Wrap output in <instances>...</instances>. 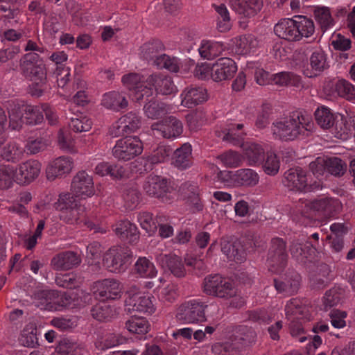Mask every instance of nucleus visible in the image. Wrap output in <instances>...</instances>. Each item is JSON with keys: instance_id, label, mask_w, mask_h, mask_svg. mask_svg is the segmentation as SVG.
I'll use <instances>...</instances> for the list:
<instances>
[{"instance_id": "603ef678", "label": "nucleus", "mask_w": 355, "mask_h": 355, "mask_svg": "<svg viewBox=\"0 0 355 355\" xmlns=\"http://www.w3.org/2000/svg\"><path fill=\"white\" fill-rule=\"evenodd\" d=\"M134 267L136 274L141 277L153 278L157 275L154 264L146 257H139Z\"/></svg>"}, {"instance_id": "e433bc0d", "label": "nucleus", "mask_w": 355, "mask_h": 355, "mask_svg": "<svg viewBox=\"0 0 355 355\" xmlns=\"http://www.w3.org/2000/svg\"><path fill=\"white\" fill-rule=\"evenodd\" d=\"M192 148L189 143L182 144L173 153V164L180 169H186L192 164Z\"/></svg>"}, {"instance_id": "09e8293b", "label": "nucleus", "mask_w": 355, "mask_h": 355, "mask_svg": "<svg viewBox=\"0 0 355 355\" xmlns=\"http://www.w3.org/2000/svg\"><path fill=\"white\" fill-rule=\"evenodd\" d=\"M91 314L98 321H108L115 315L116 310L107 302H101L92 308Z\"/></svg>"}, {"instance_id": "c756f323", "label": "nucleus", "mask_w": 355, "mask_h": 355, "mask_svg": "<svg viewBox=\"0 0 355 355\" xmlns=\"http://www.w3.org/2000/svg\"><path fill=\"white\" fill-rule=\"evenodd\" d=\"M327 66V55L321 49H315L310 55L309 65L303 69V73L306 77L313 78L322 72Z\"/></svg>"}, {"instance_id": "f257e3e1", "label": "nucleus", "mask_w": 355, "mask_h": 355, "mask_svg": "<svg viewBox=\"0 0 355 355\" xmlns=\"http://www.w3.org/2000/svg\"><path fill=\"white\" fill-rule=\"evenodd\" d=\"M28 52L20 60L19 68L21 74L33 82L30 87L32 96L40 97L46 89V71L42 54L48 53L47 49L42 44L28 40L24 46Z\"/></svg>"}, {"instance_id": "39448f33", "label": "nucleus", "mask_w": 355, "mask_h": 355, "mask_svg": "<svg viewBox=\"0 0 355 355\" xmlns=\"http://www.w3.org/2000/svg\"><path fill=\"white\" fill-rule=\"evenodd\" d=\"M218 311V305L215 302L204 301L200 298L192 299L180 306L178 318L185 323H200L207 320V315H216Z\"/></svg>"}, {"instance_id": "7c9ffc66", "label": "nucleus", "mask_w": 355, "mask_h": 355, "mask_svg": "<svg viewBox=\"0 0 355 355\" xmlns=\"http://www.w3.org/2000/svg\"><path fill=\"white\" fill-rule=\"evenodd\" d=\"M101 105L107 110L120 112L128 107V101L123 92L110 91L103 95Z\"/></svg>"}, {"instance_id": "e2e57ef3", "label": "nucleus", "mask_w": 355, "mask_h": 355, "mask_svg": "<svg viewBox=\"0 0 355 355\" xmlns=\"http://www.w3.org/2000/svg\"><path fill=\"white\" fill-rule=\"evenodd\" d=\"M55 280L58 286L69 289L78 287L82 282L80 277L73 272L58 275Z\"/></svg>"}, {"instance_id": "ea45409f", "label": "nucleus", "mask_w": 355, "mask_h": 355, "mask_svg": "<svg viewBox=\"0 0 355 355\" xmlns=\"http://www.w3.org/2000/svg\"><path fill=\"white\" fill-rule=\"evenodd\" d=\"M314 17L323 31L332 28L336 24L330 8L323 6L313 7Z\"/></svg>"}, {"instance_id": "f704fd0d", "label": "nucleus", "mask_w": 355, "mask_h": 355, "mask_svg": "<svg viewBox=\"0 0 355 355\" xmlns=\"http://www.w3.org/2000/svg\"><path fill=\"white\" fill-rule=\"evenodd\" d=\"M294 17L293 18H284L278 21L274 26V32L279 38L296 42V32Z\"/></svg>"}, {"instance_id": "aec40b11", "label": "nucleus", "mask_w": 355, "mask_h": 355, "mask_svg": "<svg viewBox=\"0 0 355 355\" xmlns=\"http://www.w3.org/2000/svg\"><path fill=\"white\" fill-rule=\"evenodd\" d=\"M71 188L77 197L86 198L94 193L93 178L85 171H79L73 179Z\"/></svg>"}, {"instance_id": "6ab92c4d", "label": "nucleus", "mask_w": 355, "mask_h": 355, "mask_svg": "<svg viewBox=\"0 0 355 355\" xmlns=\"http://www.w3.org/2000/svg\"><path fill=\"white\" fill-rule=\"evenodd\" d=\"M245 238L241 237L233 243H223L221 250L228 259H234L238 262H243L245 260L247 252L253 248L252 241L249 240L245 243Z\"/></svg>"}, {"instance_id": "3c124183", "label": "nucleus", "mask_w": 355, "mask_h": 355, "mask_svg": "<svg viewBox=\"0 0 355 355\" xmlns=\"http://www.w3.org/2000/svg\"><path fill=\"white\" fill-rule=\"evenodd\" d=\"M120 343L118 336L113 333H98L94 341L95 347L100 351H105Z\"/></svg>"}, {"instance_id": "de8ad7c7", "label": "nucleus", "mask_w": 355, "mask_h": 355, "mask_svg": "<svg viewBox=\"0 0 355 355\" xmlns=\"http://www.w3.org/2000/svg\"><path fill=\"white\" fill-rule=\"evenodd\" d=\"M82 348L77 342L69 338L61 339L56 347L53 355H81Z\"/></svg>"}, {"instance_id": "b1692460", "label": "nucleus", "mask_w": 355, "mask_h": 355, "mask_svg": "<svg viewBox=\"0 0 355 355\" xmlns=\"http://www.w3.org/2000/svg\"><path fill=\"white\" fill-rule=\"evenodd\" d=\"M143 188L148 196L158 198L164 197L170 190L167 180L159 175L148 176Z\"/></svg>"}, {"instance_id": "dca6fc26", "label": "nucleus", "mask_w": 355, "mask_h": 355, "mask_svg": "<svg viewBox=\"0 0 355 355\" xmlns=\"http://www.w3.org/2000/svg\"><path fill=\"white\" fill-rule=\"evenodd\" d=\"M155 135L166 139H175L183 132V124L180 120L173 116L165 118L151 125Z\"/></svg>"}, {"instance_id": "6e6552de", "label": "nucleus", "mask_w": 355, "mask_h": 355, "mask_svg": "<svg viewBox=\"0 0 355 355\" xmlns=\"http://www.w3.org/2000/svg\"><path fill=\"white\" fill-rule=\"evenodd\" d=\"M319 240V234L313 233L305 240L304 237L295 240L292 242L290 251L292 257L297 261L306 264L315 261L316 254V243Z\"/></svg>"}, {"instance_id": "8fccbe9b", "label": "nucleus", "mask_w": 355, "mask_h": 355, "mask_svg": "<svg viewBox=\"0 0 355 355\" xmlns=\"http://www.w3.org/2000/svg\"><path fill=\"white\" fill-rule=\"evenodd\" d=\"M164 50L162 42L159 40H153L145 43L141 48V57L148 61L154 63L156 57L159 56V52Z\"/></svg>"}, {"instance_id": "c9c22d12", "label": "nucleus", "mask_w": 355, "mask_h": 355, "mask_svg": "<svg viewBox=\"0 0 355 355\" xmlns=\"http://www.w3.org/2000/svg\"><path fill=\"white\" fill-rule=\"evenodd\" d=\"M94 172L101 177L109 175L113 179H120L125 175V169L119 164L101 162L95 165Z\"/></svg>"}, {"instance_id": "cd10ccee", "label": "nucleus", "mask_w": 355, "mask_h": 355, "mask_svg": "<svg viewBox=\"0 0 355 355\" xmlns=\"http://www.w3.org/2000/svg\"><path fill=\"white\" fill-rule=\"evenodd\" d=\"M73 168V160L68 156H61L52 161L47 167L46 177L50 180L69 173Z\"/></svg>"}, {"instance_id": "864d4df0", "label": "nucleus", "mask_w": 355, "mask_h": 355, "mask_svg": "<svg viewBox=\"0 0 355 355\" xmlns=\"http://www.w3.org/2000/svg\"><path fill=\"white\" fill-rule=\"evenodd\" d=\"M315 118L318 124L323 129L331 128L335 123L334 114L330 109L324 106L317 109Z\"/></svg>"}, {"instance_id": "2eb2a0df", "label": "nucleus", "mask_w": 355, "mask_h": 355, "mask_svg": "<svg viewBox=\"0 0 355 355\" xmlns=\"http://www.w3.org/2000/svg\"><path fill=\"white\" fill-rule=\"evenodd\" d=\"M141 125V117L136 112H129L112 124L110 132L113 137L129 135L137 131Z\"/></svg>"}, {"instance_id": "4468645a", "label": "nucleus", "mask_w": 355, "mask_h": 355, "mask_svg": "<svg viewBox=\"0 0 355 355\" xmlns=\"http://www.w3.org/2000/svg\"><path fill=\"white\" fill-rule=\"evenodd\" d=\"M284 184L290 190L307 192L318 188L320 182H308L306 172L300 167L292 168L284 173Z\"/></svg>"}, {"instance_id": "4d7b16f0", "label": "nucleus", "mask_w": 355, "mask_h": 355, "mask_svg": "<svg viewBox=\"0 0 355 355\" xmlns=\"http://www.w3.org/2000/svg\"><path fill=\"white\" fill-rule=\"evenodd\" d=\"M17 168L11 165H4L0 167V189L10 188L13 182L16 181Z\"/></svg>"}, {"instance_id": "338daca9", "label": "nucleus", "mask_w": 355, "mask_h": 355, "mask_svg": "<svg viewBox=\"0 0 355 355\" xmlns=\"http://www.w3.org/2000/svg\"><path fill=\"white\" fill-rule=\"evenodd\" d=\"M211 351L214 355H237L239 347L232 341L216 343L212 345Z\"/></svg>"}, {"instance_id": "13d9d810", "label": "nucleus", "mask_w": 355, "mask_h": 355, "mask_svg": "<svg viewBox=\"0 0 355 355\" xmlns=\"http://www.w3.org/2000/svg\"><path fill=\"white\" fill-rule=\"evenodd\" d=\"M157 68L166 69L171 72H177L179 70L180 62L175 57H170L166 54H160L156 57L153 63Z\"/></svg>"}, {"instance_id": "37998d69", "label": "nucleus", "mask_w": 355, "mask_h": 355, "mask_svg": "<svg viewBox=\"0 0 355 355\" xmlns=\"http://www.w3.org/2000/svg\"><path fill=\"white\" fill-rule=\"evenodd\" d=\"M170 106L164 102L155 100H149L144 107L146 116L152 119H158L170 112Z\"/></svg>"}, {"instance_id": "393cba45", "label": "nucleus", "mask_w": 355, "mask_h": 355, "mask_svg": "<svg viewBox=\"0 0 355 355\" xmlns=\"http://www.w3.org/2000/svg\"><path fill=\"white\" fill-rule=\"evenodd\" d=\"M232 9L241 17L251 18L262 8L260 0H230Z\"/></svg>"}, {"instance_id": "bb28decb", "label": "nucleus", "mask_w": 355, "mask_h": 355, "mask_svg": "<svg viewBox=\"0 0 355 355\" xmlns=\"http://www.w3.org/2000/svg\"><path fill=\"white\" fill-rule=\"evenodd\" d=\"M300 275L294 270L288 271L283 281L274 279V285L279 293L291 295L297 293L300 284Z\"/></svg>"}, {"instance_id": "5fc2aeb1", "label": "nucleus", "mask_w": 355, "mask_h": 355, "mask_svg": "<svg viewBox=\"0 0 355 355\" xmlns=\"http://www.w3.org/2000/svg\"><path fill=\"white\" fill-rule=\"evenodd\" d=\"M173 150L169 146L159 144L152 151L148 157L147 161L151 164L163 163L168 160Z\"/></svg>"}, {"instance_id": "49530a36", "label": "nucleus", "mask_w": 355, "mask_h": 355, "mask_svg": "<svg viewBox=\"0 0 355 355\" xmlns=\"http://www.w3.org/2000/svg\"><path fill=\"white\" fill-rule=\"evenodd\" d=\"M258 45V41L253 35H243L236 38L235 51L240 55H247L254 53Z\"/></svg>"}, {"instance_id": "79ce46f5", "label": "nucleus", "mask_w": 355, "mask_h": 355, "mask_svg": "<svg viewBox=\"0 0 355 355\" xmlns=\"http://www.w3.org/2000/svg\"><path fill=\"white\" fill-rule=\"evenodd\" d=\"M255 331L246 326L241 325L236 327L235 334L232 340L236 346L239 347V350L243 347L250 345L255 342Z\"/></svg>"}, {"instance_id": "20e7f679", "label": "nucleus", "mask_w": 355, "mask_h": 355, "mask_svg": "<svg viewBox=\"0 0 355 355\" xmlns=\"http://www.w3.org/2000/svg\"><path fill=\"white\" fill-rule=\"evenodd\" d=\"M54 207L60 211V218L68 224H78L84 220L85 225L89 230L96 232H105V230L99 227L89 220L85 219L84 213L85 207L70 193H63L59 195V198L54 203Z\"/></svg>"}, {"instance_id": "7ed1b4c3", "label": "nucleus", "mask_w": 355, "mask_h": 355, "mask_svg": "<svg viewBox=\"0 0 355 355\" xmlns=\"http://www.w3.org/2000/svg\"><path fill=\"white\" fill-rule=\"evenodd\" d=\"M246 135L243 123L230 122L223 130L222 139L234 146H242L244 157L250 166H258L263 163L265 151L261 144L250 142L243 144Z\"/></svg>"}, {"instance_id": "f8f14e48", "label": "nucleus", "mask_w": 355, "mask_h": 355, "mask_svg": "<svg viewBox=\"0 0 355 355\" xmlns=\"http://www.w3.org/2000/svg\"><path fill=\"white\" fill-rule=\"evenodd\" d=\"M143 149V144L137 136H126L116 141L112 155L119 160L128 161L141 155Z\"/></svg>"}, {"instance_id": "052dcab7", "label": "nucleus", "mask_w": 355, "mask_h": 355, "mask_svg": "<svg viewBox=\"0 0 355 355\" xmlns=\"http://www.w3.org/2000/svg\"><path fill=\"white\" fill-rule=\"evenodd\" d=\"M214 6L216 12L218 15L217 27L219 31L225 32L230 30L231 28V21L230 12L226 6L221 3L220 5H214Z\"/></svg>"}, {"instance_id": "412c9836", "label": "nucleus", "mask_w": 355, "mask_h": 355, "mask_svg": "<svg viewBox=\"0 0 355 355\" xmlns=\"http://www.w3.org/2000/svg\"><path fill=\"white\" fill-rule=\"evenodd\" d=\"M237 71L236 62L229 58H220L212 64V80L220 82L232 78Z\"/></svg>"}, {"instance_id": "c03bdc74", "label": "nucleus", "mask_w": 355, "mask_h": 355, "mask_svg": "<svg viewBox=\"0 0 355 355\" xmlns=\"http://www.w3.org/2000/svg\"><path fill=\"white\" fill-rule=\"evenodd\" d=\"M300 84L301 77L293 72L281 71L272 74V85L299 87Z\"/></svg>"}, {"instance_id": "a878e982", "label": "nucleus", "mask_w": 355, "mask_h": 355, "mask_svg": "<svg viewBox=\"0 0 355 355\" xmlns=\"http://www.w3.org/2000/svg\"><path fill=\"white\" fill-rule=\"evenodd\" d=\"M4 105L9 114L10 127L12 130L20 128L26 104L22 100L12 98L6 101Z\"/></svg>"}, {"instance_id": "58836bf2", "label": "nucleus", "mask_w": 355, "mask_h": 355, "mask_svg": "<svg viewBox=\"0 0 355 355\" xmlns=\"http://www.w3.org/2000/svg\"><path fill=\"white\" fill-rule=\"evenodd\" d=\"M259 180V176L253 169L241 168L235 171L234 187H254Z\"/></svg>"}, {"instance_id": "ddd939ff", "label": "nucleus", "mask_w": 355, "mask_h": 355, "mask_svg": "<svg viewBox=\"0 0 355 355\" xmlns=\"http://www.w3.org/2000/svg\"><path fill=\"white\" fill-rule=\"evenodd\" d=\"M203 286L204 291L207 295L221 298L232 297L236 293L233 284L219 274L207 276L204 279Z\"/></svg>"}, {"instance_id": "2f4dec72", "label": "nucleus", "mask_w": 355, "mask_h": 355, "mask_svg": "<svg viewBox=\"0 0 355 355\" xmlns=\"http://www.w3.org/2000/svg\"><path fill=\"white\" fill-rule=\"evenodd\" d=\"M181 97L182 105L192 108L206 101L207 94L206 89L202 87H190L182 92Z\"/></svg>"}, {"instance_id": "a211bd4d", "label": "nucleus", "mask_w": 355, "mask_h": 355, "mask_svg": "<svg viewBox=\"0 0 355 355\" xmlns=\"http://www.w3.org/2000/svg\"><path fill=\"white\" fill-rule=\"evenodd\" d=\"M95 293L102 299L116 300L121 296L122 286L115 279H104L94 283Z\"/></svg>"}, {"instance_id": "0e129e2a", "label": "nucleus", "mask_w": 355, "mask_h": 355, "mask_svg": "<svg viewBox=\"0 0 355 355\" xmlns=\"http://www.w3.org/2000/svg\"><path fill=\"white\" fill-rule=\"evenodd\" d=\"M92 125L91 119L82 114H76V117H71L69 123V128L76 132L89 131Z\"/></svg>"}, {"instance_id": "6e6d98bb", "label": "nucleus", "mask_w": 355, "mask_h": 355, "mask_svg": "<svg viewBox=\"0 0 355 355\" xmlns=\"http://www.w3.org/2000/svg\"><path fill=\"white\" fill-rule=\"evenodd\" d=\"M345 295V290L340 286H334L327 291L323 297L324 305L326 308L332 307L341 302Z\"/></svg>"}, {"instance_id": "1a4fd4ad", "label": "nucleus", "mask_w": 355, "mask_h": 355, "mask_svg": "<svg viewBox=\"0 0 355 355\" xmlns=\"http://www.w3.org/2000/svg\"><path fill=\"white\" fill-rule=\"evenodd\" d=\"M129 297L125 300V311L152 314L155 311V298L150 295L139 291L137 286H132L128 291Z\"/></svg>"}, {"instance_id": "f3484780", "label": "nucleus", "mask_w": 355, "mask_h": 355, "mask_svg": "<svg viewBox=\"0 0 355 355\" xmlns=\"http://www.w3.org/2000/svg\"><path fill=\"white\" fill-rule=\"evenodd\" d=\"M311 211L318 212L325 217H334L337 215L341 204L336 198L322 197L315 199L305 205Z\"/></svg>"}, {"instance_id": "c85d7f7f", "label": "nucleus", "mask_w": 355, "mask_h": 355, "mask_svg": "<svg viewBox=\"0 0 355 355\" xmlns=\"http://www.w3.org/2000/svg\"><path fill=\"white\" fill-rule=\"evenodd\" d=\"M80 256L72 251H65L56 254L51 260V266L56 270H67L79 265Z\"/></svg>"}, {"instance_id": "4c0bfd02", "label": "nucleus", "mask_w": 355, "mask_h": 355, "mask_svg": "<svg viewBox=\"0 0 355 355\" xmlns=\"http://www.w3.org/2000/svg\"><path fill=\"white\" fill-rule=\"evenodd\" d=\"M296 32V42L300 41L303 37H309L315 32V25L313 21L304 15L294 16Z\"/></svg>"}, {"instance_id": "69168bd1", "label": "nucleus", "mask_w": 355, "mask_h": 355, "mask_svg": "<svg viewBox=\"0 0 355 355\" xmlns=\"http://www.w3.org/2000/svg\"><path fill=\"white\" fill-rule=\"evenodd\" d=\"M137 221L142 229L148 233H153L157 229L159 220L153 217V214L148 211L139 212L137 214Z\"/></svg>"}, {"instance_id": "f03ea898", "label": "nucleus", "mask_w": 355, "mask_h": 355, "mask_svg": "<svg viewBox=\"0 0 355 355\" xmlns=\"http://www.w3.org/2000/svg\"><path fill=\"white\" fill-rule=\"evenodd\" d=\"M123 85L129 89L132 100L139 102L144 97L153 96L154 90L159 94L171 95L178 92V88L170 76L158 73L149 76L146 79L137 73H129L122 78Z\"/></svg>"}, {"instance_id": "72a5a7b5", "label": "nucleus", "mask_w": 355, "mask_h": 355, "mask_svg": "<svg viewBox=\"0 0 355 355\" xmlns=\"http://www.w3.org/2000/svg\"><path fill=\"white\" fill-rule=\"evenodd\" d=\"M75 297L71 293L53 290L51 301L49 302V311H60L64 308H73L75 306Z\"/></svg>"}, {"instance_id": "4be33fe9", "label": "nucleus", "mask_w": 355, "mask_h": 355, "mask_svg": "<svg viewBox=\"0 0 355 355\" xmlns=\"http://www.w3.org/2000/svg\"><path fill=\"white\" fill-rule=\"evenodd\" d=\"M41 164L37 160L30 159L17 168L16 182L19 184H29L37 178L40 173Z\"/></svg>"}, {"instance_id": "9d476101", "label": "nucleus", "mask_w": 355, "mask_h": 355, "mask_svg": "<svg viewBox=\"0 0 355 355\" xmlns=\"http://www.w3.org/2000/svg\"><path fill=\"white\" fill-rule=\"evenodd\" d=\"M132 253L128 248L113 247L103 258V264L110 272L121 273L125 271L132 263Z\"/></svg>"}, {"instance_id": "423d86ee", "label": "nucleus", "mask_w": 355, "mask_h": 355, "mask_svg": "<svg viewBox=\"0 0 355 355\" xmlns=\"http://www.w3.org/2000/svg\"><path fill=\"white\" fill-rule=\"evenodd\" d=\"M312 125L308 118L296 113L274 122L272 132L282 140L291 141L300 135H305L311 130Z\"/></svg>"}, {"instance_id": "774afa93", "label": "nucleus", "mask_w": 355, "mask_h": 355, "mask_svg": "<svg viewBox=\"0 0 355 355\" xmlns=\"http://www.w3.org/2000/svg\"><path fill=\"white\" fill-rule=\"evenodd\" d=\"M218 159L226 166L236 168L241 165L243 157L238 153L228 150L218 156Z\"/></svg>"}, {"instance_id": "9b49d317", "label": "nucleus", "mask_w": 355, "mask_h": 355, "mask_svg": "<svg viewBox=\"0 0 355 355\" xmlns=\"http://www.w3.org/2000/svg\"><path fill=\"white\" fill-rule=\"evenodd\" d=\"M286 244L283 239L273 238L268 253L267 266L272 273L280 274L287 265Z\"/></svg>"}, {"instance_id": "a19ab883", "label": "nucleus", "mask_w": 355, "mask_h": 355, "mask_svg": "<svg viewBox=\"0 0 355 355\" xmlns=\"http://www.w3.org/2000/svg\"><path fill=\"white\" fill-rule=\"evenodd\" d=\"M225 49L224 44L214 40H202L198 49L199 54L207 60H212L219 56Z\"/></svg>"}, {"instance_id": "0eeeda50", "label": "nucleus", "mask_w": 355, "mask_h": 355, "mask_svg": "<svg viewBox=\"0 0 355 355\" xmlns=\"http://www.w3.org/2000/svg\"><path fill=\"white\" fill-rule=\"evenodd\" d=\"M285 312L286 318L291 321V335L300 343H304L307 337L301 320L309 318L310 313L308 308L302 304L299 299L293 298L286 303Z\"/></svg>"}, {"instance_id": "bf43d9fd", "label": "nucleus", "mask_w": 355, "mask_h": 355, "mask_svg": "<svg viewBox=\"0 0 355 355\" xmlns=\"http://www.w3.org/2000/svg\"><path fill=\"white\" fill-rule=\"evenodd\" d=\"M327 172L329 174L340 177L347 170V164L338 157H325Z\"/></svg>"}, {"instance_id": "5701e85b", "label": "nucleus", "mask_w": 355, "mask_h": 355, "mask_svg": "<svg viewBox=\"0 0 355 355\" xmlns=\"http://www.w3.org/2000/svg\"><path fill=\"white\" fill-rule=\"evenodd\" d=\"M156 259L163 269L169 270L175 277H182L186 274L182 259L175 254H159Z\"/></svg>"}, {"instance_id": "680f3d73", "label": "nucleus", "mask_w": 355, "mask_h": 355, "mask_svg": "<svg viewBox=\"0 0 355 355\" xmlns=\"http://www.w3.org/2000/svg\"><path fill=\"white\" fill-rule=\"evenodd\" d=\"M24 119L26 123L36 125L42 122L44 119L42 105H26L24 109Z\"/></svg>"}, {"instance_id": "473e14b6", "label": "nucleus", "mask_w": 355, "mask_h": 355, "mask_svg": "<svg viewBox=\"0 0 355 355\" xmlns=\"http://www.w3.org/2000/svg\"><path fill=\"white\" fill-rule=\"evenodd\" d=\"M116 234L130 244L136 243L139 239V232L135 224L128 220L118 222L114 229Z\"/></svg>"}, {"instance_id": "a18cd8bd", "label": "nucleus", "mask_w": 355, "mask_h": 355, "mask_svg": "<svg viewBox=\"0 0 355 355\" xmlns=\"http://www.w3.org/2000/svg\"><path fill=\"white\" fill-rule=\"evenodd\" d=\"M125 328L130 333L142 336L148 333L150 324L144 317L132 315L125 322Z\"/></svg>"}]
</instances>
